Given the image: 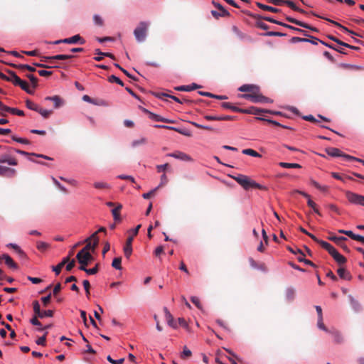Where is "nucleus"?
Masks as SVG:
<instances>
[{
    "mask_svg": "<svg viewBox=\"0 0 364 364\" xmlns=\"http://www.w3.org/2000/svg\"><path fill=\"white\" fill-rule=\"evenodd\" d=\"M231 177L246 191L250 190V188H257L260 190L265 189L264 186L252 180L247 176L238 174L235 176H231Z\"/></svg>",
    "mask_w": 364,
    "mask_h": 364,
    "instance_id": "obj_1",
    "label": "nucleus"
},
{
    "mask_svg": "<svg viewBox=\"0 0 364 364\" xmlns=\"http://www.w3.org/2000/svg\"><path fill=\"white\" fill-rule=\"evenodd\" d=\"M149 26V23L146 21H141L134 31V35L136 41L141 43L145 41L147 31Z\"/></svg>",
    "mask_w": 364,
    "mask_h": 364,
    "instance_id": "obj_2",
    "label": "nucleus"
},
{
    "mask_svg": "<svg viewBox=\"0 0 364 364\" xmlns=\"http://www.w3.org/2000/svg\"><path fill=\"white\" fill-rule=\"evenodd\" d=\"M85 242H86V245L78 253H90L89 250L94 252L99 242L97 232H94L90 237L87 238Z\"/></svg>",
    "mask_w": 364,
    "mask_h": 364,
    "instance_id": "obj_3",
    "label": "nucleus"
},
{
    "mask_svg": "<svg viewBox=\"0 0 364 364\" xmlns=\"http://www.w3.org/2000/svg\"><path fill=\"white\" fill-rule=\"evenodd\" d=\"M6 72L11 76V82L16 85L19 86L23 90L26 91L28 94H32L33 92L30 90L27 82L22 80L16 74L10 70H7Z\"/></svg>",
    "mask_w": 364,
    "mask_h": 364,
    "instance_id": "obj_4",
    "label": "nucleus"
},
{
    "mask_svg": "<svg viewBox=\"0 0 364 364\" xmlns=\"http://www.w3.org/2000/svg\"><path fill=\"white\" fill-rule=\"evenodd\" d=\"M241 97L255 103H268L272 102L268 97L258 93V91H255L250 94H243Z\"/></svg>",
    "mask_w": 364,
    "mask_h": 364,
    "instance_id": "obj_5",
    "label": "nucleus"
},
{
    "mask_svg": "<svg viewBox=\"0 0 364 364\" xmlns=\"http://www.w3.org/2000/svg\"><path fill=\"white\" fill-rule=\"evenodd\" d=\"M76 258L78 262L80 264L79 269L82 271H87V266L93 259L92 256L90 253L81 254L77 253Z\"/></svg>",
    "mask_w": 364,
    "mask_h": 364,
    "instance_id": "obj_6",
    "label": "nucleus"
},
{
    "mask_svg": "<svg viewBox=\"0 0 364 364\" xmlns=\"http://www.w3.org/2000/svg\"><path fill=\"white\" fill-rule=\"evenodd\" d=\"M33 309L34 314L40 318L53 316V311L52 310L41 311L39 302L37 300L33 301Z\"/></svg>",
    "mask_w": 364,
    "mask_h": 364,
    "instance_id": "obj_7",
    "label": "nucleus"
},
{
    "mask_svg": "<svg viewBox=\"0 0 364 364\" xmlns=\"http://www.w3.org/2000/svg\"><path fill=\"white\" fill-rule=\"evenodd\" d=\"M346 196L350 203L364 206V196L347 191Z\"/></svg>",
    "mask_w": 364,
    "mask_h": 364,
    "instance_id": "obj_8",
    "label": "nucleus"
},
{
    "mask_svg": "<svg viewBox=\"0 0 364 364\" xmlns=\"http://www.w3.org/2000/svg\"><path fill=\"white\" fill-rule=\"evenodd\" d=\"M75 57L73 55H56L54 56H43L41 58V61L45 62V63H53L55 60H70Z\"/></svg>",
    "mask_w": 364,
    "mask_h": 364,
    "instance_id": "obj_9",
    "label": "nucleus"
},
{
    "mask_svg": "<svg viewBox=\"0 0 364 364\" xmlns=\"http://www.w3.org/2000/svg\"><path fill=\"white\" fill-rule=\"evenodd\" d=\"M328 239L331 241L334 242L337 245L340 246L344 251H350L349 248L343 243L344 241L347 240L346 237L343 236L338 237L332 235L328 237Z\"/></svg>",
    "mask_w": 364,
    "mask_h": 364,
    "instance_id": "obj_10",
    "label": "nucleus"
},
{
    "mask_svg": "<svg viewBox=\"0 0 364 364\" xmlns=\"http://www.w3.org/2000/svg\"><path fill=\"white\" fill-rule=\"evenodd\" d=\"M16 170L8 166L0 165V176L13 178L16 175Z\"/></svg>",
    "mask_w": 364,
    "mask_h": 364,
    "instance_id": "obj_11",
    "label": "nucleus"
},
{
    "mask_svg": "<svg viewBox=\"0 0 364 364\" xmlns=\"http://www.w3.org/2000/svg\"><path fill=\"white\" fill-rule=\"evenodd\" d=\"M168 156L175 158V159H179V160H181V161H190V162L193 161V159H192V157L191 156H189L188 154H187L184 152L179 151L168 154Z\"/></svg>",
    "mask_w": 364,
    "mask_h": 364,
    "instance_id": "obj_12",
    "label": "nucleus"
},
{
    "mask_svg": "<svg viewBox=\"0 0 364 364\" xmlns=\"http://www.w3.org/2000/svg\"><path fill=\"white\" fill-rule=\"evenodd\" d=\"M326 152L328 155L333 156V157H338L341 156L346 159V156H348V154H346L343 153L339 149L334 148V147H328L326 149Z\"/></svg>",
    "mask_w": 364,
    "mask_h": 364,
    "instance_id": "obj_13",
    "label": "nucleus"
},
{
    "mask_svg": "<svg viewBox=\"0 0 364 364\" xmlns=\"http://www.w3.org/2000/svg\"><path fill=\"white\" fill-rule=\"evenodd\" d=\"M204 118L208 121H214V120H234L235 119V116L231 115H220V116H213V115H205Z\"/></svg>",
    "mask_w": 364,
    "mask_h": 364,
    "instance_id": "obj_14",
    "label": "nucleus"
},
{
    "mask_svg": "<svg viewBox=\"0 0 364 364\" xmlns=\"http://www.w3.org/2000/svg\"><path fill=\"white\" fill-rule=\"evenodd\" d=\"M63 43H68V44H75L79 43L80 44L82 45L85 43V41L79 35H75L70 38H64L63 39Z\"/></svg>",
    "mask_w": 364,
    "mask_h": 364,
    "instance_id": "obj_15",
    "label": "nucleus"
},
{
    "mask_svg": "<svg viewBox=\"0 0 364 364\" xmlns=\"http://www.w3.org/2000/svg\"><path fill=\"white\" fill-rule=\"evenodd\" d=\"M8 164L11 166H16L18 161L16 158L11 157L8 154H3L0 156V164Z\"/></svg>",
    "mask_w": 364,
    "mask_h": 364,
    "instance_id": "obj_16",
    "label": "nucleus"
},
{
    "mask_svg": "<svg viewBox=\"0 0 364 364\" xmlns=\"http://www.w3.org/2000/svg\"><path fill=\"white\" fill-rule=\"evenodd\" d=\"M133 236H129L126 241V244L124 247V253L125 257L129 259L132 253V242H133Z\"/></svg>",
    "mask_w": 364,
    "mask_h": 364,
    "instance_id": "obj_17",
    "label": "nucleus"
},
{
    "mask_svg": "<svg viewBox=\"0 0 364 364\" xmlns=\"http://www.w3.org/2000/svg\"><path fill=\"white\" fill-rule=\"evenodd\" d=\"M270 110L269 109H259L255 107H251L249 109H243V112L242 113L245 114H251L255 115H260L265 112H269Z\"/></svg>",
    "mask_w": 364,
    "mask_h": 364,
    "instance_id": "obj_18",
    "label": "nucleus"
},
{
    "mask_svg": "<svg viewBox=\"0 0 364 364\" xmlns=\"http://www.w3.org/2000/svg\"><path fill=\"white\" fill-rule=\"evenodd\" d=\"M144 112L148 113L149 115V118L154 121L163 122H166V123H173V120H171V119H168L166 118H164V117H161L160 115H158L156 114H154V113H152V112L148 111L147 109H144Z\"/></svg>",
    "mask_w": 364,
    "mask_h": 364,
    "instance_id": "obj_19",
    "label": "nucleus"
},
{
    "mask_svg": "<svg viewBox=\"0 0 364 364\" xmlns=\"http://www.w3.org/2000/svg\"><path fill=\"white\" fill-rule=\"evenodd\" d=\"M45 100L52 101L53 102V107L55 109L60 108L61 106H63V105L64 103L62 98H60L58 95H55L53 97H46L45 98Z\"/></svg>",
    "mask_w": 364,
    "mask_h": 364,
    "instance_id": "obj_20",
    "label": "nucleus"
},
{
    "mask_svg": "<svg viewBox=\"0 0 364 364\" xmlns=\"http://www.w3.org/2000/svg\"><path fill=\"white\" fill-rule=\"evenodd\" d=\"M261 18H262L263 20L267 21L268 22H271V23H275V24H278V25L282 26L284 27H286L287 28H289V29H291V30H294V29H296V27H294V26H290L289 24H287V23H284L280 22V21H278L272 18V17L264 16V17H262Z\"/></svg>",
    "mask_w": 364,
    "mask_h": 364,
    "instance_id": "obj_21",
    "label": "nucleus"
},
{
    "mask_svg": "<svg viewBox=\"0 0 364 364\" xmlns=\"http://www.w3.org/2000/svg\"><path fill=\"white\" fill-rule=\"evenodd\" d=\"M164 313H165V317L166 320L167 321V323L172 328H176L177 327L176 323L173 320V316L171 314V313L168 311L167 308H164Z\"/></svg>",
    "mask_w": 364,
    "mask_h": 364,
    "instance_id": "obj_22",
    "label": "nucleus"
},
{
    "mask_svg": "<svg viewBox=\"0 0 364 364\" xmlns=\"http://www.w3.org/2000/svg\"><path fill=\"white\" fill-rule=\"evenodd\" d=\"M321 246L325 249L326 251H328V252L333 257V255H335L338 251L337 250L333 247L330 243L324 241V242H321Z\"/></svg>",
    "mask_w": 364,
    "mask_h": 364,
    "instance_id": "obj_23",
    "label": "nucleus"
},
{
    "mask_svg": "<svg viewBox=\"0 0 364 364\" xmlns=\"http://www.w3.org/2000/svg\"><path fill=\"white\" fill-rule=\"evenodd\" d=\"M321 246L325 249L326 251H328V252L333 257V255H335L338 251L337 250L333 247L330 243L324 241V242H321Z\"/></svg>",
    "mask_w": 364,
    "mask_h": 364,
    "instance_id": "obj_24",
    "label": "nucleus"
},
{
    "mask_svg": "<svg viewBox=\"0 0 364 364\" xmlns=\"http://www.w3.org/2000/svg\"><path fill=\"white\" fill-rule=\"evenodd\" d=\"M212 4L215 8L220 11V15L221 17H229L230 14L228 11L220 4L215 1H212Z\"/></svg>",
    "mask_w": 364,
    "mask_h": 364,
    "instance_id": "obj_25",
    "label": "nucleus"
},
{
    "mask_svg": "<svg viewBox=\"0 0 364 364\" xmlns=\"http://www.w3.org/2000/svg\"><path fill=\"white\" fill-rule=\"evenodd\" d=\"M240 92H249L250 93L254 92L255 91H259V87L255 85H243L238 89Z\"/></svg>",
    "mask_w": 364,
    "mask_h": 364,
    "instance_id": "obj_26",
    "label": "nucleus"
},
{
    "mask_svg": "<svg viewBox=\"0 0 364 364\" xmlns=\"http://www.w3.org/2000/svg\"><path fill=\"white\" fill-rule=\"evenodd\" d=\"M9 65L14 68L19 69L21 70H28L30 72L36 71V68L34 67L30 66L28 65H25V64L17 65V64H14V63H9Z\"/></svg>",
    "mask_w": 364,
    "mask_h": 364,
    "instance_id": "obj_27",
    "label": "nucleus"
},
{
    "mask_svg": "<svg viewBox=\"0 0 364 364\" xmlns=\"http://www.w3.org/2000/svg\"><path fill=\"white\" fill-rule=\"evenodd\" d=\"M283 4L287 5L289 8L295 11H298L301 14H306V11L296 6L295 3L291 0H284Z\"/></svg>",
    "mask_w": 364,
    "mask_h": 364,
    "instance_id": "obj_28",
    "label": "nucleus"
},
{
    "mask_svg": "<svg viewBox=\"0 0 364 364\" xmlns=\"http://www.w3.org/2000/svg\"><path fill=\"white\" fill-rule=\"evenodd\" d=\"M3 258L5 260V264L12 269H17V264L13 260V259L7 254L3 255Z\"/></svg>",
    "mask_w": 364,
    "mask_h": 364,
    "instance_id": "obj_29",
    "label": "nucleus"
},
{
    "mask_svg": "<svg viewBox=\"0 0 364 364\" xmlns=\"http://www.w3.org/2000/svg\"><path fill=\"white\" fill-rule=\"evenodd\" d=\"M256 5L259 9H262L264 11H270V12H272V13H278L280 11L277 8L272 7V6H267V5L263 4L260 3V2H256Z\"/></svg>",
    "mask_w": 364,
    "mask_h": 364,
    "instance_id": "obj_30",
    "label": "nucleus"
},
{
    "mask_svg": "<svg viewBox=\"0 0 364 364\" xmlns=\"http://www.w3.org/2000/svg\"><path fill=\"white\" fill-rule=\"evenodd\" d=\"M198 87H200L199 85H198L195 83H193L191 85H182V86L176 87L175 89L178 91L190 92V91L194 90Z\"/></svg>",
    "mask_w": 364,
    "mask_h": 364,
    "instance_id": "obj_31",
    "label": "nucleus"
},
{
    "mask_svg": "<svg viewBox=\"0 0 364 364\" xmlns=\"http://www.w3.org/2000/svg\"><path fill=\"white\" fill-rule=\"evenodd\" d=\"M122 208L121 204H118L117 207L112 210V213L115 221L119 222L121 220L120 210Z\"/></svg>",
    "mask_w": 364,
    "mask_h": 364,
    "instance_id": "obj_32",
    "label": "nucleus"
},
{
    "mask_svg": "<svg viewBox=\"0 0 364 364\" xmlns=\"http://www.w3.org/2000/svg\"><path fill=\"white\" fill-rule=\"evenodd\" d=\"M221 107L225 109H230L236 112L242 113V112H243V109H241L236 106H234L232 104H231L230 102H223L221 104Z\"/></svg>",
    "mask_w": 364,
    "mask_h": 364,
    "instance_id": "obj_33",
    "label": "nucleus"
},
{
    "mask_svg": "<svg viewBox=\"0 0 364 364\" xmlns=\"http://www.w3.org/2000/svg\"><path fill=\"white\" fill-rule=\"evenodd\" d=\"M337 273L338 276L343 279L350 280L351 279V276L348 272H347L344 268L340 267L337 270Z\"/></svg>",
    "mask_w": 364,
    "mask_h": 364,
    "instance_id": "obj_34",
    "label": "nucleus"
},
{
    "mask_svg": "<svg viewBox=\"0 0 364 364\" xmlns=\"http://www.w3.org/2000/svg\"><path fill=\"white\" fill-rule=\"evenodd\" d=\"M287 21H289V23H294L297 26H299L301 27H303V28H309V24L304 23V22H302V21H300L297 19H295L294 18H291V17H287L286 18Z\"/></svg>",
    "mask_w": 364,
    "mask_h": 364,
    "instance_id": "obj_35",
    "label": "nucleus"
},
{
    "mask_svg": "<svg viewBox=\"0 0 364 364\" xmlns=\"http://www.w3.org/2000/svg\"><path fill=\"white\" fill-rule=\"evenodd\" d=\"M279 165L282 168H299L301 166L299 164L294 163H286V162H280Z\"/></svg>",
    "mask_w": 364,
    "mask_h": 364,
    "instance_id": "obj_36",
    "label": "nucleus"
},
{
    "mask_svg": "<svg viewBox=\"0 0 364 364\" xmlns=\"http://www.w3.org/2000/svg\"><path fill=\"white\" fill-rule=\"evenodd\" d=\"M242 154L252 156L254 157H262V155L252 149H246L242 150Z\"/></svg>",
    "mask_w": 364,
    "mask_h": 364,
    "instance_id": "obj_37",
    "label": "nucleus"
},
{
    "mask_svg": "<svg viewBox=\"0 0 364 364\" xmlns=\"http://www.w3.org/2000/svg\"><path fill=\"white\" fill-rule=\"evenodd\" d=\"M333 258L338 262V264H343L346 262V259L342 255H341L338 252L333 255Z\"/></svg>",
    "mask_w": 364,
    "mask_h": 364,
    "instance_id": "obj_38",
    "label": "nucleus"
},
{
    "mask_svg": "<svg viewBox=\"0 0 364 364\" xmlns=\"http://www.w3.org/2000/svg\"><path fill=\"white\" fill-rule=\"evenodd\" d=\"M330 333L333 336L334 341L336 343H341L343 342V337H342L341 334L340 333V332H338L337 331H333Z\"/></svg>",
    "mask_w": 364,
    "mask_h": 364,
    "instance_id": "obj_39",
    "label": "nucleus"
},
{
    "mask_svg": "<svg viewBox=\"0 0 364 364\" xmlns=\"http://www.w3.org/2000/svg\"><path fill=\"white\" fill-rule=\"evenodd\" d=\"M328 38H329L331 40H332V41H333L336 42L338 44L341 45V46H344V47L350 48H352V49H357V48H356V47L353 46H350V45H349V44H348V43H344V42H343V41H341L338 40V38H335V37H333V36H329Z\"/></svg>",
    "mask_w": 364,
    "mask_h": 364,
    "instance_id": "obj_40",
    "label": "nucleus"
},
{
    "mask_svg": "<svg viewBox=\"0 0 364 364\" xmlns=\"http://www.w3.org/2000/svg\"><path fill=\"white\" fill-rule=\"evenodd\" d=\"M26 105L29 109L34 110L36 112H38L39 109V106L30 100H27L26 101Z\"/></svg>",
    "mask_w": 364,
    "mask_h": 364,
    "instance_id": "obj_41",
    "label": "nucleus"
},
{
    "mask_svg": "<svg viewBox=\"0 0 364 364\" xmlns=\"http://www.w3.org/2000/svg\"><path fill=\"white\" fill-rule=\"evenodd\" d=\"M122 257H115L112 263V267H114L116 269H122Z\"/></svg>",
    "mask_w": 364,
    "mask_h": 364,
    "instance_id": "obj_42",
    "label": "nucleus"
},
{
    "mask_svg": "<svg viewBox=\"0 0 364 364\" xmlns=\"http://www.w3.org/2000/svg\"><path fill=\"white\" fill-rule=\"evenodd\" d=\"M37 112H38L42 117L46 119L50 116V114L53 113V111L45 109L39 107Z\"/></svg>",
    "mask_w": 364,
    "mask_h": 364,
    "instance_id": "obj_43",
    "label": "nucleus"
},
{
    "mask_svg": "<svg viewBox=\"0 0 364 364\" xmlns=\"http://www.w3.org/2000/svg\"><path fill=\"white\" fill-rule=\"evenodd\" d=\"M93 186L95 188L100 190L109 188V184L105 182H95Z\"/></svg>",
    "mask_w": 364,
    "mask_h": 364,
    "instance_id": "obj_44",
    "label": "nucleus"
},
{
    "mask_svg": "<svg viewBox=\"0 0 364 364\" xmlns=\"http://www.w3.org/2000/svg\"><path fill=\"white\" fill-rule=\"evenodd\" d=\"M256 119L257 120H261V121H265L269 124H272L274 126H277V127H281L282 126V124L279 123L277 121H274V120H272V119H266L264 117H256Z\"/></svg>",
    "mask_w": 364,
    "mask_h": 364,
    "instance_id": "obj_45",
    "label": "nucleus"
},
{
    "mask_svg": "<svg viewBox=\"0 0 364 364\" xmlns=\"http://www.w3.org/2000/svg\"><path fill=\"white\" fill-rule=\"evenodd\" d=\"M93 21L96 26H102L104 25V21L102 18L97 14L94 15Z\"/></svg>",
    "mask_w": 364,
    "mask_h": 364,
    "instance_id": "obj_46",
    "label": "nucleus"
},
{
    "mask_svg": "<svg viewBox=\"0 0 364 364\" xmlns=\"http://www.w3.org/2000/svg\"><path fill=\"white\" fill-rule=\"evenodd\" d=\"M49 247V245L46 242L39 241L37 242V248L41 252L46 251Z\"/></svg>",
    "mask_w": 364,
    "mask_h": 364,
    "instance_id": "obj_47",
    "label": "nucleus"
},
{
    "mask_svg": "<svg viewBox=\"0 0 364 364\" xmlns=\"http://www.w3.org/2000/svg\"><path fill=\"white\" fill-rule=\"evenodd\" d=\"M146 142H147V139L146 138H144V137H142V138H141L139 139L133 141L132 143V146L133 147H136V146H139V145L145 144H146Z\"/></svg>",
    "mask_w": 364,
    "mask_h": 364,
    "instance_id": "obj_48",
    "label": "nucleus"
},
{
    "mask_svg": "<svg viewBox=\"0 0 364 364\" xmlns=\"http://www.w3.org/2000/svg\"><path fill=\"white\" fill-rule=\"evenodd\" d=\"M308 199V201H307V204L309 207L312 208L314 210V212L321 215V213L320 211L318 210V209L316 208V204L312 200H311L310 197L307 198Z\"/></svg>",
    "mask_w": 364,
    "mask_h": 364,
    "instance_id": "obj_49",
    "label": "nucleus"
},
{
    "mask_svg": "<svg viewBox=\"0 0 364 364\" xmlns=\"http://www.w3.org/2000/svg\"><path fill=\"white\" fill-rule=\"evenodd\" d=\"M249 262L252 267L253 268H260L264 269L265 268V265L264 264H261L260 265H258L257 262L252 258L249 259Z\"/></svg>",
    "mask_w": 364,
    "mask_h": 364,
    "instance_id": "obj_50",
    "label": "nucleus"
},
{
    "mask_svg": "<svg viewBox=\"0 0 364 364\" xmlns=\"http://www.w3.org/2000/svg\"><path fill=\"white\" fill-rule=\"evenodd\" d=\"M191 355H192L191 351L186 346H185L183 348V350L181 355V358L182 359H185L187 358H190Z\"/></svg>",
    "mask_w": 364,
    "mask_h": 364,
    "instance_id": "obj_51",
    "label": "nucleus"
},
{
    "mask_svg": "<svg viewBox=\"0 0 364 364\" xmlns=\"http://www.w3.org/2000/svg\"><path fill=\"white\" fill-rule=\"evenodd\" d=\"M311 13L314 16H317V17H318V18H323V19H325V20L328 21V22H330V23H331L332 24H333V25H335L336 26H337L338 28H341V27H342V25H341V23H339L338 22H336V21H333V20L329 19V18H324V17H323V16H319V15L316 14H315V13H314V12H311Z\"/></svg>",
    "mask_w": 364,
    "mask_h": 364,
    "instance_id": "obj_52",
    "label": "nucleus"
},
{
    "mask_svg": "<svg viewBox=\"0 0 364 364\" xmlns=\"http://www.w3.org/2000/svg\"><path fill=\"white\" fill-rule=\"evenodd\" d=\"M108 80H109V82H116L121 86H124L123 82L119 77H116L115 75H112L109 76Z\"/></svg>",
    "mask_w": 364,
    "mask_h": 364,
    "instance_id": "obj_53",
    "label": "nucleus"
},
{
    "mask_svg": "<svg viewBox=\"0 0 364 364\" xmlns=\"http://www.w3.org/2000/svg\"><path fill=\"white\" fill-rule=\"evenodd\" d=\"M82 284H83V287H84V289L85 290V293H86V296L87 298L90 297V282L88 280H84L82 282Z\"/></svg>",
    "mask_w": 364,
    "mask_h": 364,
    "instance_id": "obj_54",
    "label": "nucleus"
},
{
    "mask_svg": "<svg viewBox=\"0 0 364 364\" xmlns=\"http://www.w3.org/2000/svg\"><path fill=\"white\" fill-rule=\"evenodd\" d=\"M12 139L16 142H18V143H21V144H30V141L26 139H24V138H20V137H17L16 136H11Z\"/></svg>",
    "mask_w": 364,
    "mask_h": 364,
    "instance_id": "obj_55",
    "label": "nucleus"
},
{
    "mask_svg": "<svg viewBox=\"0 0 364 364\" xmlns=\"http://www.w3.org/2000/svg\"><path fill=\"white\" fill-rule=\"evenodd\" d=\"M95 53L98 55V56L95 57L94 59L96 61H101L103 59V58L105 57L103 55V54H105L106 53H103L100 49L97 48V49L95 50Z\"/></svg>",
    "mask_w": 364,
    "mask_h": 364,
    "instance_id": "obj_56",
    "label": "nucleus"
},
{
    "mask_svg": "<svg viewBox=\"0 0 364 364\" xmlns=\"http://www.w3.org/2000/svg\"><path fill=\"white\" fill-rule=\"evenodd\" d=\"M107 360L112 364H123V363L124 361V358L116 360V359H112L110 355H108L107 357Z\"/></svg>",
    "mask_w": 364,
    "mask_h": 364,
    "instance_id": "obj_57",
    "label": "nucleus"
},
{
    "mask_svg": "<svg viewBox=\"0 0 364 364\" xmlns=\"http://www.w3.org/2000/svg\"><path fill=\"white\" fill-rule=\"evenodd\" d=\"M8 246L11 247L13 249H14L18 252V254L21 257L25 256L24 252L20 249V247L17 245L10 243L8 245Z\"/></svg>",
    "mask_w": 364,
    "mask_h": 364,
    "instance_id": "obj_58",
    "label": "nucleus"
},
{
    "mask_svg": "<svg viewBox=\"0 0 364 364\" xmlns=\"http://www.w3.org/2000/svg\"><path fill=\"white\" fill-rule=\"evenodd\" d=\"M191 123L195 127L198 128V129H205V130H213L212 127H210L209 126H204V125L200 124L195 122H191Z\"/></svg>",
    "mask_w": 364,
    "mask_h": 364,
    "instance_id": "obj_59",
    "label": "nucleus"
},
{
    "mask_svg": "<svg viewBox=\"0 0 364 364\" xmlns=\"http://www.w3.org/2000/svg\"><path fill=\"white\" fill-rule=\"evenodd\" d=\"M99 264H97L93 268L87 269L85 271L87 274H95L99 271Z\"/></svg>",
    "mask_w": 364,
    "mask_h": 364,
    "instance_id": "obj_60",
    "label": "nucleus"
},
{
    "mask_svg": "<svg viewBox=\"0 0 364 364\" xmlns=\"http://www.w3.org/2000/svg\"><path fill=\"white\" fill-rule=\"evenodd\" d=\"M48 334V332H45L44 335L41 337H40L37 341H36V343L38 345H41V346H45L46 345V336Z\"/></svg>",
    "mask_w": 364,
    "mask_h": 364,
    "instance_id": "obj_61",
    "label": "nucleus"
},
{
    "mask_svg": "<svg viewBox=\"0 0 364 364\" xmlns=\"http://www.w3.org/2000/svg\"><path fill=\"white\" fill-rule=\"evenodd\" d=\"M317 326H318V327L320 329H322V330H323L325 331L328 332V330L326 328V327L325 326V325L323 323V317L322 318H318Z\"/></svg>",
    "mask_w": 364,
    "mask_h": 364,
    "instance_id": "obj_62",
    "label": "nucleus"
},
{
    "mask_svg": "<svg viewBox=\"0 0 364 364\" xmlns=\"http://www.w3.org/2000/svg\"><path fill=\"white\" fill-rule=\"evenodd\" d=\"M295 296V291L293 289H288L287 290V297L289 300L291 301L294 299Z\"/></svg>",
    "mask_w": 364,
    "mask_h": 364,
    "instance_id": "obj_63",
    "label": "nucleus"
},
{
    "mask_svg": "<svg viewBox=\"0 0 364 364\" xmlns=\"http://www.w3.org/2000/svg\"><path fill=\"white\" fill-rule=\"evenodd\" d=\"M63 267V264L59 263L57 266H53L52 269L53 271L55 272V274L58 275L60 273L61 269Z\"/></svg>",
    "mask_w": 364,
    "mask_h": 364,
    "instance_id": "obj_64",
    "label": "nucleus"
}]
</instances>
